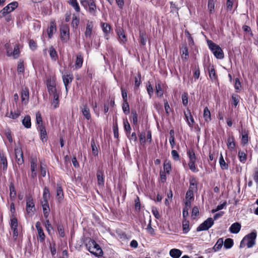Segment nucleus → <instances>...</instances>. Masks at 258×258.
<instances>
[{"instance_id": "nucleus-1", "label": "nucleus", "mask_w": 258, "mask_h": 258, "mask_svg": "<svg viewBox=\"0 0 258 258\" xmlns=\"http://www.w3.org/2000/svg\"><path fill=\"white\" fill-rule=\"evenodd\" d=\"M257 236V232L255 230L245 235L240 242V247H243L245 244L248 248L253 247L255 244V239Z\"/></svg>"}, {"instance_id": "nucleus-2", "label": "nucleus", "mask_w": 258, "mask_h": 258, "mask_svg": "<svg viewBox=\"0 0 258 258\" xmlns=\"http://www.w3.org/2000/svg\"><path fill=\"white\" fill-rule=\"evenodd\" d=\"M207 44L209 49L213 53L214 56L219 59H222L224 57V52L221 48L212 41L207 40Z\"/></svg>"}, {"instance_id": "nucleus-3", "label": "nucleus", "mask_w": 258, "mask_h": 258, "mask_svg": "<svg viewBox=\"0 0 258 258\" xmlns=\"http://www.w3.org/2000/svg\"><path fill=\"white\" fill-rule=\"evenodd\" d=\"M214 220L212 218H208L203 223L201 224L197 228V231L208 230L214 225Z\"/></svg>"}, {"instance_id": "nucleus-4", "label": "nucleus", "mask_w": 258, "mask_h": 258, "mask_svg": "<svg viewBox=\"0 0 258 258\" xmlns=\"http://www.w3.org/2000/svg\"><path fill=\"white\" fill-rule=\"evenodd\" d=\"M35 211V204L33 198L29 196L26 199V211L28 214L32 216Z\"/></svg>"}, {"instance_id": "nucleus-5", "label": "nucleus", "mask_w": 258, "mask_h": 258, "mask_svg": "<svg viewBox=\"0 0 258 258\" xmlns=\"http://www.w3.org/2000/svg\"><path fill=\"white\" fill-rule=\"evenodd\" d=\"M61 39L67 42L70 37V28L68 25L63 24L61 26L60 29Z\"/></svg>"}, {"instance_id": "nucleus-6", "label": "nucleus", "mask_w": 258, "mask_h": 258, "mask_svg": "<svg viewBox=\"0 0 258 258\" xmlns=\"http://www.w3.org/2000/svg\"><path fill=\"white\" fill-rule=\"evenodd\" d=\"M18 221L16 218L12 217L11 219V230L13 231V237L15 240H16L18 236V231L17 229L18 227Z\"/></svg>"}, {"instance_id": "nucleus-7", "label": "nucleus", "mask_w": 258, "mask_h": 258, "mask_svg": "<svg viewBox=\"0 0 258 258\" xmlns=\"http://www.w3.org/2000/svg\"><path fill=\"white\" fill-rule=\"evenodd\" d=\"M15 153L17 163L19 165L22 164L24 162V160L23 152L21 148L19 147H16L15 148Z\"/></svg>"}, {"instance_id": "nucleus-8", "label": "nucleus", "mask_w": 258, "mask_h": 258, "mask_svg": "<svg viewBox=\"0 0 258 258\" xmlns=\"http://www.w3.org/2000/svg\"><path fill=\"white\" fill-rule=\"evenodd\" d=\"M18 7V3L17 2H13L9 4H8L7 6H6L3 9V11L4 13H5L6 15L13 11L15 9H16Z\"/></svg>"}, {"instance_id": "nucleus-9", "label": "nucleus", "mask_w": 258, "mask_h": 258, "mask_svg": "<svg viewBox=\"0 0 258 258\" xmlns=\"http://www.w3.org/2000/svg\"><path fill=\"white\" fill-rule=\"evenodd\" d=\"M73 76L72 74H64L62 76V80L63 84L65 86L67 93L68 92V85L72 82L73 80Z\"/></svg>"}, {"instance_id": "nucleus-10", "label": "nucleus", "mask_w": 258, "mask_h": 258, "mask_svg": "<svg viewBox=\"0 0 258 258\" xmlns=\"http://www.w3.org/2000/svg\"><path fill=\"white\" fill-rule=\"evenodd\" d=\"M117 34L118 37L119 42L122 44H125L127 39L123 30L121 28L117 29Z\"/></svg>"}, {"instance_id": "nucleus-11", "label": "nucleus", "mask_w": 258, "mask_h": 258, "mask_svg": "<svg viewBox=\"0 0 258 258\" xmlns=\"http://www.w3.org/2000/svg\"><path fill=\"white\" fill-rule=\"evenodd\" d=\"M19 48L18 45H16L14 46L13 51H12L11 50L7 49V55L9 56H13L14 58H17L19 56Z\"/></svg>"}, {"instance_id": "nucleus-12", "label": "nucleus", "mask_w": 258, "mask_h": 258, "mask_svg": "<svg viewBox=\"0 0 258 258\" xmlns=\"http://www.w3.org/2000/svg\"><path fill=\"white\" fill-rule=\"evenodd\" d=\"M89 251L91 253L97 256H101L103 255L102 250L98 244H96L95 246H93V247H91Z\"/></svg>"}, {"instance_id": "nucleus-13", "label": "nucleus", "mask_w": 258, "mask_h": 258, "mask_svg": "<svg viewBox=\"0 0 258 258\" xmlns=\"http://www.w3.org/2000/svg\"><path fill=\"white\" fill-rule=\"evenodd\" d=\"M81 112L84 116V117L87 119L90 120L91 118L90 109L87 104H83L82 106L80 107Z\"/></svg>"}, {"instance_id": "nucleus-14", "label": "nucleus", "mask_w": 258, "mask_h": 258, "mask_svg": "<svg viewBox=\"0 0 258 258\" xmlns=\"http://www.w3.org/2000/svg\"><path fill=\"white\" fill-rule=\"evenodd\" d=\"M97 178L98 184L103 185L104 184V171L102 168H99L97 170Z\"/></svg>"}, {"instance_id": "nucleus-15", "label": "nucleus", "mask_w": 258, "mask_h": 258, "mask_svg": "<svg viewBox=\"0 0 258 258\" xmlns=\"http://www.w3.org/2000/svg\"><path fill=\"white\" fill-rule=\"evenodd\" d=\"M29 92L28 89H22L21 92V100L23 103L27 104L29 101Z\"/></svg>"}, {"instance_id": "nucleus-16", "label": "nucleus", "mask_w": 258, "mask_h": 258, "mask_svg": "<svg viewBox=\"0 0 258 258\" xmlns=\"http://www.w3.org/2000/svg\"><path fill=\"white\" fill-rule=\"evenodd\" d=\"M241 224L238 222L233 223L229 228V231L233 234L238 233L241 229Z\"/></svg>"}, {"instance_id": "nucleus-17", "label": "nucleus", "mask_w": 258, "mask_h": 258, "mask_svg": "<svg viewBox=\"0 0 258 258\" xmlns=\"http://www.w3.org/2000/svg\"><path fill=\"white\" fill-rule=\"evenodd\" d=\"M36 228L38 231V237L40 241H43L45 239V234L43 230L41 227V223L40 222H37L35 225Z\"/></svg>"}, {"instance_id": "nucleus-18", "label": "nucleus", "mask_w": 258, "mask_h": 258, "mask_svg": "<svg viewBox=\"0 0 258 258\" xmlns=\"http://www.w3.org/2000/svg\"><path fill=\"white\" fill-rule=\"evenodd\" d=\"M47 90L56 87V78L55 77L48 78L46 82Z\"/></svg>"}, {"instance_id": "nucleus-19", "label": "nucleus", "mask_w": 258, "mask_h": 258, "mask_svg": "<svg viewBox=\"0 0 258 258\" xmlns=\"http://www.w3.org/2000/svg\"><path fill=\"white\" fill-rule=\"evenodd\" d=\"M38 130L40 132V139L43 142L47 140V133L45 127L43 125H39Z\"/></svg>"}, {"instance_id": "nucleus-20", "label": "nucleus", "mask_w": 258, "mask_h": 258, "mask_svg": "<svg viewBox=\"0 0 258 258\" xmlns=\"http://www.w3.org/2000/svg\"><path fill=\"white\" fill-rule=\"evenodd\" d=\"M184 115L187 121V123L189 127H192L195 121L193 117L192 116L189 110H188L187 113L184 112Z\"/></svg>"}, {"instance_id": "nucleus-21", "label": "nucleus", "mask_w": 258, "mask_h": 258, "mask_svg": "<svg viewBox=\"0 0 258 258\" xmlns=\"http://www.w3.org/2000/svg\"><path fill=\"white\" fill-rule=\"evenodd\" d=\"M56 25L54 22H51L50 26L47 29V34L49 38H51L53 34L56 31Z\"/></svg>"}, {"instance_id": "nucleus-22", "label": "nucleus", "mask_w": 258, "mask_h": 258, "mask_svg": "<svg viewBox=\"0 0 258 258\" xmlns=\"http://www.w3.org/2000/svg\"><path fill=\"white\" fill-rule=\"evenodd\" d=\"M169 254L172 258H179L182 254V251L178 249L173 248L170 250Z\"/></svg>"}, {"instance_id": "nucleus-23", "label": "nucleus", "mask_w": 258, "mask_h": 258, "mask_svg": "<svg viewBox=\"0 0 258 258\" xmlns=\"http://www.w3.org/2000/svg\"><path fill=\"white\" fill-rule=\"evenodd\" d=\"M241 144L243 145H245L247 144L248 141V131L246 130L241 131Z\"/></svg>"}, {"instance_id": "nucleus-24", "label": "nucleus", "mask_w": 258, "mask_h": 258, "mask_svg": "<svg viewBox=\"0 0 258 258\" xmlns=\"http://www.w3.org/2000/svg\"><path fill=\"white\" fill-rule=\"evenodd\" d=\"M93 25L92 22H88L87 24L86 29L85 32V36L87 37H90L92 34Z\"/></svg>"}, {"instance_id": "nucleus-25", "label": "nucleus", "mask_w": 258, "mask_h": 258, "mask_svg": "<svg viewBox=\"0 0 258 258\" xmlns=\"http://www.w3.org/2000/svg\"><path fill=\"white\" fill-rule=\"evenodd\" d=\"M227 145L229 150H232L235 148V143L233 136L229 137L227 139Z\"/></svg>"}, {"instance_id": "nucleus-26", "label": "nucleus", "mask_w": 258, "mask_h": 258, "mask_svg": "<svg viewBox=\"0 0 258 258\" xmlns=\"http://www.w3.org/2000/svg\"><path fill=\"white\" fill-rule=\"evenodd\" d=\"M203 117L206 122H209L211 120V112L207 107L204 109Z\"/></svg>"}, {"instance_id": "nucleus-27", "label": "nucleus", "mask_w": 258, "mask_h": 258, "mask_svg": "<svg viewBox=\"0 0 258 258\" xmlns=\"http://www.w3.org/2000/svg\"><path fill=\"white\" fill-rule=\"evenodd\" d=\"M219 164L222 170H227L229 168L228 164L225 162L222 153L220 154L219 158Z\"/></svg>"}, {"instance_id": "nucleus-28", "label": "nucleus", "mask_w": 258, "mask_h": 258, "mask_svg": "<svg viewBox=\"0 0 258 258\" xmlns=\"http://www.w3.org/2000/svg\"><path fill=\"white\" fill-rule=\"evenodd\" d=\"M224 241L222 238L218 239L217 242L213 247V249L214 251H218L222 248L223 245Z\"/></svg>"}, {"instance_id": "nucleus-29", "label": "nucleus", "mask_w": 258, "mask_h": 258, "mask_svg": "<svg viewBox=\"0 0 258 258\" xmlns=\"http://www.w3.org/2000/svg\"><path fill=\"white\" fill-rule=\"evenodd\" d=\"M10 197L11 200L14 201L16 197V191L14 185L13 183L10 184Z\"/></svg>"}, {"instance_id": "nucleus-30", "label": "nucleus", "mask_w": 258, "mask_h": 258, "mask_svg": "<svg viewBox=\"0 0 258 258\" xmlns=\"http://www.w3.org/2000/svg\"><path fill=\"white\" fill-rule=\"evenodd\" d=\"M23 125L27 128L31 126V117L29 115H26L22 120Z\"/></svg>"}, {"instance_id": "nucleus-31", "label": "nucleus", "mask_w": 258, "mask_h": 258, "mask_svg": "<svg viewBox=\"0 0 258 258\" xmlns=\"http://www.w3.org/2000/svg\"><path fill=\"white\" fill-rule=\"evenodd\" d=\"M83 58L81 54H78L77 56L76 60L75 62V67L76 69L80 68L83 63Z\"/></svg>"}, {"instance_id": "nucleus-32", "label": "nucleus", "mask_w": 258, "mask_h": 258, "mask_svg": "<svg viewBox=\"0 0 258 258\" xmlns=\"http://www.w3.org/2000/svg\"><path fill=\"white\" fill-rule=\"evenodd\" d=\"M56 198L60 202L63 198V193L62 187L60 184L57 185Z\"/></svg>"}, {"instance_id": "nucleus-33", "label": "nucleus", "mask_w": 258, "mask_h": 258, "mask_svg": "<svg viewBox=\"0 0 258 258\" xmlns=\"http://www.w3.org/2000/svg\"><path fill=\"white\" fill-rule=\"evenodd\" d=\"M1 161L0 164L3 166V169L6 170L8 166V162L6 157L3 153H0Z\"/></svg>"}, {"instance_id": "nucleus-34", "label": "nucleus", "mask_w": 258, "mask_h": 258, "mask_svg": "<svg viewBox=\"0 0 258 258\" xmlns=\"http://www.w3.org/2000/svg\"><path fill=\"white\" fill-rule=\"evenodd\" d=\"M163 169L165 172L169 174L171 170V163L170 161L166 160L163 164Z\"/></svg>"}, {"instance_id": "nucleus-35", "label": "nucleus", "mask_w": 258, "mask_h": 258, "mask_svg": "<svg viewBox=\"0 0 258 258\" xmlns=\"http://www.w3.org/2000/svg\"><path fill=\"white\" fill-rule=\"evenodd\" d=\"M181 58L183 59H187L188 57V51L187 47L185 45H183L181 49Z\"/></svg>"}, {"instance_id": "nucleus-36", "label": "nucleus", "mask_w": 258, "mask_h": 258, "mask_svg": "<svg viewBox=\"0 0 258 258\" xmlns=\"http://www.w3.org/2000/svg\"><path fill=\"white\" fill-rule=\"evenodd\" d=\"M156 93L158 96L161 97L163 95V90L162 88L160 83L158 82L156 84Z\"/></svg>"}, {"instance_id": "nucleus-37", "label": "nucleus", "mask_w": 258, "mask_h": 258, "mask_svg": "<svg viewBox=\"0 0 258 258\" xmlns=\"http://www.w3.org/2000/svg\"><path fill=\"white\" fill-rule=\"evenodd\" d=\"M50 194L49 190L47 187L44 188L43 194V201L42 202H48V200L49 198Z\"/></svg>"}, {"instance_id": "nucleus-38", "label": "nucleus", "mask_w": 258, "mask_h": 258, "mask_svg": "<svg viewBox=\"0 0 258 258\" xmlns=\"http://www.w3.org/2000/svg\"><path fill=\"white\" fill-rule=\"evenodd\" d=\"M49 53L52 60L55 61L57 58V55L56 51L52 46L49 48Z\"/></svg>"}, {"instance_id": "nucleus-39", "label": "nucleus", "mask_w": 258, "mask_h": 258, "mask_svg": "<svg viewBox=\"0 0 258 258\" xmlns=\"http://www.w3.org/2000/svg\"><path fill=\"white\" fill-rule=\"evenodd\" d=\"M59 94H55V95H53L52 96H51L53 98V100H52V101L51 102V104L53 106L54 108H56L57 107H58V104H59V99H58Z\"/></svg>"}, {"instance_id": "nucleus-40", "label": "nucleus", "mask_w": 258, "mask_h": 258, "mask_svg": "<svg viewBox=\"0 0 258 258\" xmlns=\"http://www.w3.org/2000/svg\"><path fill=\"white\" fill-rule=\"evenodd\" d=\"M187 155L189 157V162H196V157L195 153L192 150H189L187 151Z\"/></svg>"}, {"instance_id": "nucleus-41", "label": "nucleus", "mask_w": 258, "mask_h": 258, "mask_svg": "<svg viewBox=\"0 0 258 258\" xmlns=\"http://www.w3.org/2000/svg\"><path fill=\"white\" fill-rule=\"evenodd\" d=\"M224 246L226 249L232 247L233 245V241L231 238H227L223 243Z\"/></svg>"}, {"instance_id": "nucleus-42", "label": "nucleus", "mask_w": 258, "mask_h": 258, "mask_svg": "<svg viewBox=\"0 0 258 258\" xmlns=\"http://www.w3.org/2000/svg\"><path fill=\"white\" fill-rule=\"evenodd\" d=\"M189 189H197V181L195 178L192 177L189 180Z\"/></svg>"}, {"instance_id": "nucleus-43", "label": "nucleus", "mask_w": 258, "mask_h": 258, "mask_svg": "<svg viewBox=\"0 0 258 258\" xmlns=\"http://www.w3.org/2000/svg\"><path fill=\"white\" fill-rule=\"evenodd\" d=\"M91 148H92L93 154L95 156H97L98 154V151L97 147L96 145L95 141L93 139L91 140Z\"/></svg>"}, {"instance_id": "nucleus-44", "label": "nucleus", "mask_w": 258, "mask_h": 258, "mask_svg": "<svg viewBox=\"0 0 258 258\" xmlns=\"http://www.w3.org/2000/svg\"><path fill=\"white\" fill-rule=\"evenodd\" d=\"M182 230L184 233H187L189 230V222L185 219L182 222Z\"/></svg>"}, {"instance_id": "nucleus-45", "label": "nucleus", "mask_w": 258, "mask_h": 258, "mask_svg": "<svg viewBox=\"0 0 258 258\" xmlns=\"http://www.w3.org/2000/svg\"><path fill=\"white\" fill-rule=\"evenodd\" d=\"M69 4L71 5L77 12H80V9L77 0H70Z\"/></svg>"}, {"instance_id": "nucleus-46", "label": "nucleus", "mask_w": 258, "mask_h": 258, "mask_svg": "<svg viewBox=\"0 0 258 258\" xmlns=\"http://www.w3.org/2000/svg\"><path fill=\"white\" fill-rule=\"evenodd\" d=\"M208 8L210 14H212L214 12L215 1L214 0H209L208 4Z\"/></svg>"}, {"instance_id": "nucleus-47", "label": "nucleus", "mask_w": 258, "mask_h": 258, "mask_svg": "<svg viewBox=\"0 0 258 258\" xmlns=\"http://www.w3.org/2000/svg\"><path fill=\"white\" fill-rule=\"evenodd\" d=\"M7 116L13 119H16L20 115V111L18 110L16 112L11 111L10 113H7Z\"/></svg>"}, {"instance_id": "nucleus-48", "label": "nucleus", "mask_w": 258, "mask_h": 258, "mask_svg": "<svg viewBox=\"0 0 258 258\" xmlns=\"http://www.w3.org/2000/svg\"><path fill=\"white\" fill-rule=\"evenodd\" d=\"M80 20L78 16L75 15L73 16V20L72 22V25L73 27L76 28L79 24Z\"/></svg>"}, {"instance_id": "nucleus-49", "label": "nucleus", "mask_w": 258, "mask_h": 258, "mask_svg": "<svg viewBox=\"0 0 258 258\" xmlns=\"http://www.w3.org/2000/svg\"><path fill=\"white\" fill-rule=\"evenodd\" d=\"M17 71L19 73H22L24 71L23 61L19 60L18 63Z\"/></svg>"}, {"instance_id": "nucleus-50", "label": "nucleus", "mask_w": 258, "mask_h": 258, "mask_svg": "<svg viewBox=\"0 0 258 258\" xmlns=\"http://www.w3.org/2000/svg\"><path fill=\"white\" fill-rule=\"evenodd\" d=\"M40 172L42 177L45 176L46 174V166L41 162H40Z\"/></svg>"}, {"instance_id": "nucleus-51", "label": "nucleus", "mask_w": 258, "mask_h": 258, "mask_svg": "<svg viewBox=\"0 0 258 258\" xmlns=\"http://www.w3.org/2000/svg\"><path fill=\"white\" fill-rule=\"evenodd\" d=\"M37 160L36 159H32L31 161V171H37Z\"/></svg>"}, {"instance_id": "nucleus-52", "label": "nucleus", "mask_w": 258, "mask_h": 258, "mask_svg": "<svg viewBox=\"0 0 258 258\" xmlns=\"http://www.w3.org/2000/svg\"><path fill=\"white\" fill-rule=\"evenodd\" d=\"M209 76L212 80L216 79V73L213 67H212L209 69Z\"/></svg>"}, {"instance_id": "nucleus-53", "label": "nucleus", "mask_w": 258, "mask_h": 258, "mask_svg": "<svg viewBox=\"0 0 258 258\" xmlns=\"http://www.w3.org/2000/svg\"><path fill=\"white\" fill-rule=\"evenodd\" d=\"M36 120L38 124V127H39V125H42V119L41 113L39 112H37L36 113Z\"/></svg>"}, {"instance_id": "nucleus-54", "label": "nucleus", "mask_w": 258, "mask_h": 258, "mask_svg": "<svg viewBox=\"0 0 258 258\" xmlns=\"http://www.w3.org/2000/svg\"><path fill=\"white\" fill-rule=\"evenodd\" d=\"M122 110L125 114H127L130 112L129 105L127 102H123L122 104Z\"/></svg>"}, {"instance_id": "nucleus-55", "label": "nucleus", "mask_w": 258, "mask_h": 258, "mask_svg": "<svg viewBox=\"0 0 258 258\" xmlns=\"http://www.w3.org/2000/svg\"><path fill=\"white\" fill-rule=\"evenodd\" d=\"M141 76L140 74H138V76L135 78V87L136 88L139 87L141 84Z\"/></svg>"}, {"instance_id": "nucleus-56", "label": "nucleus", "mask_w": 258, "mask_h": 258, "mask_svg": "<svg viewBox=\"0 0 258 258\" xmlns=\"http://www.w3.org/2000/svg\"><path fill=\"white\" fill-rule=\"evenodd\" d=\"M182 102L184 106H186L188 104V94L187 93H184L182 95Z\"/></svg>"}, {"instance_id": "nucleus-57", "label": "nucleus", "mask_w": 258, "mask_h": 258, "mask_svg": "<svg viewBox=\"0 0 258 258\" xmlns=\"http://www.w3.org/2000/svg\"><path fill=\"white\" fill-rule=\"evenodd\" d=\"M233 104L236 107L239 101V96L237 94H233L232 96Z\"/></svg>"}, {"instance_id": "nucleus-58", "label": "nucleus", "mask_w": 258, "mask_h": 258, "mask_svg": "<svg viewBox=\"0 0 258 258\" xmlns=\"http://www.w3.org/2000/svg\"><path fill=\"white\" fill-rule=\"evenodd\" d=\"M238 157L239 160L242 162H244L246 159V156L244 152L242 151H239L238 152Z\"/></svg>"}, {"instance_id": "nucleus-59", "label": "nucleus", "mask_w": 258, "mask_h": 258, "mask_svg": "<svg viewBox=\"0 0 258 258\" xmlns=\"http://www.w3.org/2000/svg\"><path fill=\"white\" fill-rule=\"evenodd\" d=\"M133 123L136 124L138 123V114L136 111H132L131 112Z\"/></svg>"}, {"instance_id": "nucleus-60", "label": "nucleus", "mask_w": 258, "mask_h": 258, "mask_svg": "<svg viewBox=\"0 0 258 258\" xmlns=\"http://www.w3.org/2000/svg\"><path fill=\"white\" fill-rule=\"evenodd\" d=\"M97 244L94 240L90 239L89 241L86 244V247L88 250H89L90 248L93 247V246H95Z\"/></svg>"}, {"instance_id": "nucleus-61", "label": "nucleus", "mask_w": 258, "mask_h": 258, "mask_svg": "<svg viewBox=\"0 0 258 258\" xmlns=\"http://www.w3.org/2000/svg\"><path fill=\"white\" fill-rule=\"evenodd\" d=\"M89 10L90 13H95L96 10V5L94 2H92L88 4Z\"/></svg>"}, {"instance_id": "nucleus-62", "label": "nucleus", "mask_w": 258, "mask_h": 258, "mask_svg": "<svg viewBox=\"0 0 258 258\" xmlns=\"http://www.w3.org/2000/svg\"><path fill=\"white\" fill-rule=\"evenodd\" d=\"M102 28L104 32L105 33H108L110 30V26L107 23H103L102 25Z\"/></svg>"}, {"instance_id": "nucleus-63", "label": "nucleus", "mask_w": 258, "mask_h": 258, "mask_svg": "<svg viewBox=\"0 0 258 258\" xmlns=\"http://www.w3.org/2000/svg\"><path fill=\"white\" fill-rule=\"evenodd\" d=\"M124 130L129 133H130L131 127L127 119L123 120Z\"/></svg>"}, {"instance_id": "nucleus-64", "label": "nucleus", "mask_w": 258, "mask_h": 258, "mask_svg": "<svg viewBox=\"0 0 258 258\" xmlns=\"http://www.w3.org/2000/svg\"><path fill=\"white\" fill-rule=\"evenodd\" d=\"M171 155L173 159L175 161H178L179 160V156L177 152L173 150L171 151Z\"/></svg>"}]
</instances>
